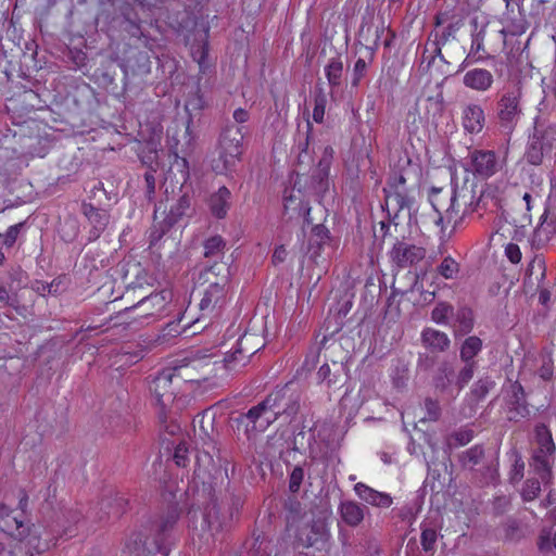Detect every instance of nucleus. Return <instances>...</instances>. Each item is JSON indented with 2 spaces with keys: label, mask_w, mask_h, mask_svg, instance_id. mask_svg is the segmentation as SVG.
Returning <instances> with one entry per match:
<instances>
[{
  "label": "nucleus",
  "mask_w": 556,
  "mask_h": 556,
  "mask_svg": "<svg viewBox=\"0 0 556 556\" xmlns=\"http://www.w3.org/2000/svg\"><path fill=\"white\" fill-rule=\"evenodd\" d=\"M242 353L237 352V342H235L229 350L224 351V364L227 369L233 370L238 367L245 366L249 361L243 357Z\"/></svg>",
  "instance_id": "obj_43"
},
{
  "label": "nucleus",
  "mask_w": 556,
  "mask_h": 556,
  "mask_svg": "<svg viewBox=\"0 0 556 556\" xmlns=\"http://www.w3.org/2000/svg\"><path fill=\"white\" fill-rule=\"evenodd\" d=\"M243 127L236 124H226L218 138V159L214 170L218 174L231 172L243 153Z\"/></svg>",
  "instance_id": "obj_5"
},
{
  "label": "nucleus",
  "mask_w": 556,
  "mask_h": 556,
  "mask_svg": "<svg viewBox=\"0 0 556 556\" xmlns=\"http://www.w3.org/2000/svg\"><path fill=\"white\" fill-rule=\"evenodd\" d=\"M3 525L0 526V528L9 533L10 535L14 536L18 541H23L25 538L29 535L30 527L29 525H25L24 518L22 514L20 515H10V517H7L2 519Z\"/></svg>",
  "instance_id": "obj_30"
},
{
  "label": "nucleus",
  "mask_w": 556,
  "mask_h": 556,
  "mask_svg": "<svg viewBox=\"0 0 556 556\" xmlns=\"http://www.w3.org/2000/svg\"><path fill=\"white\" fill-rule=\"evenodd\" d=\"M509 389L510 395L507 402L510 414L509 420L519 421L529 415L525 390L518 381L510 383Z\"/></svg>",
  "instance_id": "obj_19"
},
{
  "label": "nucleus",
  "mask_w": 556,
  "mask_h": 556,
  "mask_svg": "<svg viewBox=\"0 0 556 556\" xmlns=\"http://www.w3.org/2000/svg\"><path fill=\"white\" fill-rule=\"evenodd\" d=\"M273 543L266 539H255L249 551L250 556H270Z\"/></svg>",
  "instance_id": "obj_56"
},
{
  "label": "nucleus",
  "mask_w": 556,
  "mask_h": 556,
  "mask_svg": "<svg viewBox=\"0 0 556 556\" xmlns=\"http://www.w3.org/2000/svg\"><path fill=\"white\" fill-rule=\"evenodd\" d=\"M354 491L361 500L372 506L388 508L393 503L390 494L374 490L363 482L356 483L354 485Z\"/></svg>",
  "instance_id": "obj_23"
},
{
  "label": "nucleus",
  "mask_w": 556,
  "mask_h": 556,
  "mask_svg": "<svg viewBox=\"0 0 556 556\" xmlns=\"http://www.w3.org/2000/svg\"><path fill=\"white\" fill-rule=\"evenodd\" d=\"M485 456L484 447L476 444L458 455V462L462 468L473 471L476 466L483 463Z\"/></svg>",
  "instance_id": "obj_34"
},
{
  "label": "nucleus",
  "mask_w": 556,
  "mask_h": 556,
  "mask_svg": "<svg viewBox=\"0 0 556 556\" xmlns=\"http://www.w3.org/2000/svg\"><path fill=\"white\" fill-rule=\"evenodd\" d=\"M170 300L172 293L168 290L151 293L150 295L141 299L137 304L126 307L123 312H119L118 316L123 314H135L131 316L132 320L149 316H159L165 311Z\"/></svg>",
  "instance_id": "obj_11"
},
{
  "label": "nucleus",
  "mask_w": 556,
  "mask_h": 556,
  "mask_svg": "<svg viewBox=\"0 0 556 556\" xmlns=\"http://www.w3.org/2000/svg\"><path fill=\"white\" fill-rule=\"evenodd\" d=\"M274 421L275 415H273L265 399L237 418L238 425L244 426L247 433L265 431Z\"/></svg>",
  "instance_id": "obj_14"
},
{
  "label": "nucleus",
  "mask_w": 556,
  "mask_h": 556,
  "mask_svg": "<svg viewBox=\"0 0 556 556\" xmlns=\"http://www.w3.org/2000/svg\"><path fill=\"white\" fill-rule=\"evenodd\" d=\"M438 359L428 352L418 353L416 370L418 372H429L435 365Z\"/></svg>",
  "instance_id": "obj_55"
},
{
  "label": "nucleus",
  "mask_w": 556,
  "mask_h": 556,
  "mask_svg": "<svg viewBox=\"0 0 556 556\" xmlns=\"http://www.w3.org/2000/svg\"><path fill=\"white\" fill-rule=\"evenodd\" d=\"M541 492V483L538 479H528L526 480L522 491L521 497L525 502L533 501L538 497Z\"/></svg>",
  "instance_id": "obj_54"
},
{
  "label": "nucleus",
  "mask_w": 556,
  "mask_h": 556,
  "mask_svg": "<svg viewBox=\"0 0 556 556\" xmlns=\"http://www.w3.org/2000/svg\"><path fill=\"white\" fill-rule=\"evenodd\" d=\"M525 462L519 453H515V460L510 470L509 480L511 483H517L523 478Z\"/></svg>",
  "instance_id": "obj_58"
},
{
  "label": "nucleus",
  "mask_w": 556,
  "mask_h": 556,
  "mask_svg": "<svg viewBox=\"0 0 556 556\" xmlns=\"http://www.w3.org/2000/svg\"><path fill=\"white\" fill-rule=\"evenodd\" d=\"M329 349L338 357L326 358V363L317 371V382L328 389H340L349 379L348 352L340 344H332Z\"/></svg>",
  "instance_id": "obj_8"
},
{
  "label": "nucleus",
  "mask_w": 556,
  "mask_h": 556,
  "mask_svg": "<svg viewBox=\"0 0 556 556\" xmlns=\"http://www.w3.org/2000/svg\"><path fill=\"white\" fill-rule=\"evenodd\" d=\"M424 409L425 416L419 420L420 422H435L440 419L442 409L438 400L426 397L424 402Z\"/></svg>",
  "instance_id": "obj_48"
},
{
  "label": "nucleus",
  "mask_w": 556,
  "mask_h": 556,
  "mask_svg": "<svg viewBox=\"0 0 556 556\" xmlns=\"http://www.w3.org/2000/svg\"><path fill=\"white\" fill-rule=\"evenodd\" d=\"M556 150V124L548 123L539 117L534 121L533 134L529 139L526 160L531 165H540L544 156Z\"/></svg>",
  "instance_id": "obj_7"
},
{
  "label": "nucleus",
  "mask_w": 556,
  "mask_h": 556,
  "mask_svg": "<svg viewBox=\"0 0 556 556\" xmlns=\"http://www.w3.org/2000/svg\"><path fill=\"white\" fill-rule=\"evenodd\" d=\"M454 4L445 3L440 12L444 14L445 18L448 21L456 20L460 15L463 18H466L468 15V10L466 9V2H462V0H453Z\"/></svg>",
  "instance_id": "obj_47"
},
{
  "label": "nucleus",
  "mask_w": 556,
  "mask_h": 556,
  "mask_svg": "<svg viewBox=\"0 0 556 556\" xmlns=\"http://www.w3.org/2000/svg\"><path fill=\"white\" fill-rule=\"evenodd\" d=\"M242 502L232 497L228 507L222 506L216 500H211L201 514V519L194 522L192 542L199 549L210 551L224 541L226 532L232 526L235 514L239 513Z\"/></svg>",
  "instance_id": "obj_1"
},
{
  "label": "nucleus",
  "mask_w": 556,
  "mask_h": 556,
  "mask_svg": "<svg viewBox=\"0 0 556 556\" xmlns=\"http://www.w3.org/2000/svg\"><path fill=\"white\" fill-rule=\"evenodd\" d=\"M366 507L353 501L342 502L339 511L342 520L350 527L358 526L364 519V509Z\"/></svg>",
  "instance_id": "obj_33"
},
{
  "label": "nucleus",
  "mask_w": 556,
  "mask_h": 556,
  "mask_svg": "<svg viewBox=\"0 0 556 556\" xmlns=\"http://www.w3.org/2000/svg\"><path fill=\"white\" fill-rule=\"evenodd\" d=\"M521 91L511 89L505 91L496 103L495 117L500 128L505 134H511L521 116Z\"/></svg>",
  "instance_id": "obj_10"
},
{
  "label": "nucleus",
  "mask_w": 556,
  "mask_h": 556,
  "mask_svg": "<svg viewBox=\"0 0 556 556\" xmlns=\"http://www.w3.org/2000/svg\"><path fill=\"white\" fill-rule=\"evenodd\" d=\"M454 316V307L446 302H439L431 312V319L439 325H447Z\"/></svg>",
  "instance_id": "obj_46"
},
{
  "label": "nucleus",
  "mask_w": 556,
  "mask_h": 556,
  "mask_svg": "<svg viewBox=\"0 0 556 556\" xmlns=\"http://www.w3.org/2000/svg\"><path fill=\"white\" fill-rule=\"evenodd\" d=\"M207 271L214 274L217 280L208 285L200 301L199 308L202 316L212 314L216 307L224 305L227 292L226 288L231 276L230 267L227 264L215 263L207 267Z\"/></svg>",
  "instance_id": "obj_9"
},
{
  "label": "nucleus",
  "mask_w": 556,
  "mask_h": 556,
  "mask_svg": "<svg viewBox=\"0 0 556 556\" xmlns=\"http://www.w3.org/2000/svg\"><path fill=\"white\" fill-rule=\"evenodd\" d=\"M329 159L319 160L311 176V188L318 195H324L329 188Z\"/></svg>",
  "instance_id": "obj_26"
},
{
  "label": "nucleus",
  "mask_w": 556,
  "mask_h": 556,
  "mask_svg": "<svg viewBox=\"0 0 556 556\" xmlns=\"http://www.w3.org/2000/svg\"><path fill=\"white\" fill-rule=\"evenodd\" d=\"M127 506L128 500L119 493L108 496L101 501V510H103L108 519L119 518L126 511Z\"/></svg>",
  "instance_id": "obj_32"
},
{
  "label": "nucleus",
  "mask_w": 556,
  "mask_h": 556,
  "mask_svg": "<svg viewBox=\"0 0 556 556\" xmlns=\"http://www.w3.org/2000/svg\"><path fill=\"white\" fill-rule=\"evenodd\" d=\"M510 507V498L506 495L496 496L493 501L494 514L500 516L506 513Z\"/></svg>",
  "instance_id": "obj_61"
},
{
  "label": "nucleus",
  "mask_w": 556,
  "mask_h": 556,
  "mask_svg": "<svg viewBox=\"0 0 556 556\" xmlns=\"http://www.w3.org/2000/svg\"><path fill=\"white\" fill-rule=\"evenodd\" d=\"M553 456L549 454L533 453L531 466L539 475L543 483L547 484L552 480V463Z\"/></svg>",
  "instance_id": "obj_36"
},
{
  "label": "nucleus",
  "mask_w": 556,
  "mask_h": 556,
  "mask_svg": "<svg viewBox=\"0 0 556 556\" xmlns=\"http://www.w3.org/2000/svg\"><path fill=\"white\" fill-rule=\"evenodd\" d=\"M285 508L288 510V521H295L301 515V503L296 500H289L285 504Z\"/></svg>",
  "instance_id": "obj_62"
},
{
  "label": "nucleus",
  "mask_w": 556,
  "mask_h": 556,
  "mask_svg": "<svg viewBox=\"0 0 556 556\" xmlns=\"http://www.w3.org/2000/svg\"><path fill=\"white\" fill-rule=\"evenodd\" d=\"M465 20L463 15L457 17L456 20H452L447 22V25L443 28L442 33L438 37V45H445L451 39L456 38V34L463 28L465 25Z\"/></svg>",
  "instance_id": "obj_42"
},
{
  "label": "nucleus",
  "mask_w": 556,
  "mask_h": 556,
  "mask_svg": "<svg viewBox=\"0 0 556 556\" xmlns=\"http://www.w3.org/2000/svg\"><path fill=\"white\" fill-rule=\"evenodd\" d=\"M178 511L173 508L169 509L160 520L154 525L152 541L149 543V538L141 532L132 533L126 542V548L131 554L139 555L146 549L151 553V546L163 556H168L170 553L172 531L178 520Z\"/></svg>",
  "instance_id": "obj_3"
},
{
  "label": "nucleus",
  "mask_w": 556,
  "mask_h": 556,
  "mask_svg": "<svg viewBox=\"0 0 556 556\" xmlns=\"http://www.w3.org/2000/svg\"><path fill=\"white\" fill-rule=\"evenodd\" d=\"M466 170L473 175L489 178L498 170V161L494 151L473 150L468 155Z\"/></svg>",
  "instance_id": "obj_17"
},
{
  "label": "nucleus",
  "mask_w": 556,
  "mask_h": 556,
  "mask_svg": "<svg viewBox=\"0 0 556 556\" xmlns=\"http://www.w3.org/2000/svg\"><path fill=\"white\" fill-rule=\"evenodd\" d=\"M426 256V250L415 244H407L403 241H396L390 251V257L399 267L405 268L412 266Z\"/></svg>",
  "instance_id": "obj_18"
},
{
  "label": "nucleus",
  "mask_w": 556,
  "mask_h": 556,
  "mask_svg": "<svg viewBox=\"0 0 556 556\" xmlns=\"http://www.w3.org/2000/svg\"><path fill=\"white\" fill-rule=\"evenodd\" d=\"M327 104V96L323 88H316L314 94V110H313V119L316 123H323L325 109Z\"/></svg>",
  "instance_id": "obj_50"
},
{
  "label": "nucleus",
  "mask_w": 556,
  "mask_h": 556,
  "mask_svg": "<svg viewBox=\"0 0 556 556\" xmlns=\"http://www.w3.org/2000/svg\"><path fill=\"white\" fill-rule=\"evenodd\" d=\"M437 531L429 527L421 528L420 542L422 546V551L427 554V556H433L435 552V543H437Z\"/></svg>",
  "instance_id": "obj_49"
},
{
  "label": "nucleus",
  "mask_w": 556,
  "mask_h": 556,
  "mask_svg": "<svg viewBox=\"0 0 556 556\" xmlns=\"http://www.w3.org/2000/svg\"><path fill=\"white\" fill-rule=\"evenodd\" d=\"M230 198L231 193L228 188L225 186L220 187L216 192H214L208 199V206L211 213L216 218H224L227 215V212L230 206Z\"/></svg>",
  "instance_id": "obj_29"
},
{
  "label": "nucleus",
  "mask_w": 556,
  "mask_h": 556,
  "mask_svg": "<svg viewBox=\"0 0 556 556\" xmlns=\"http://www.w3.org/2000/svg\"><path fill=\"white\" fill-rule=\"evenodd\" d=\"M477 186L475 184L464 182L460 187L453 188V197H455V208H458L459 223L465 216L478 211L482 201V192L477 195Z\"/></svg>",
  "instance_id": "obj_16"
},
{
  "label": "nucleus",
  "mask_w": 556,
  "mask_h": 556,
  "mask_svg": "<svg viewBox=\"0 0 556 556\" xmlns=\"http://www.w3.org/2000/svg\"><path fill=\"white\" fill-rule=\"evenodd\" d=\"M437 271L445 279H456L460 271V265L452 256H445L438 265Z\"/></svg>",
  "instance_id": "obj_45"
},
{
  "label": "nucleus",
  "mask_w": 556,
  "mask_h": 556,
  "mask_svg": "<svg viewBox=\"0 0 556 556\" xmlns=\"http://www.w3.org/2000/svg\"><path fill=\"white\" fill-rule=\"evenodd\" d=\"M457 379L458 371L456 372L454 359L445 358L438 363L432 376V386L437 392L452 395L453 388L459 392L467 386H459Z\"/></svg>",
  "instance_id": "obj_15"
},
{
  "label": "nucleus",
  "mask_w": 556,
  "mask_h": 556,
  "mask_svg": "<svg viewBox=\"0 0 556 556\" xmlns=\"http://www.w3.org/2000/svg\"><path fill=\"white\" fill-rule=\"evenodd\" d=\"M304 479V469L301 466H295L290 473L289 478V490L292 493H296Z\"/></svg>",
  "instance_id": "obj_59"
},
{
  "label": "nucleus",
  "mask_w": 556,
  "mask_h": 556,
  "mask_svg": "<svg viewBox=\"0 0 556 556\" xmlns=\"http://www.w3.org/2000/svg\"><path fill=\"white\" fill-rule=\"evenodd\" d=\"M454 200L453 188L451 190L437 187L430 189L429 201L438 213L437 225H441L444 220L447 224L453 223L454 226L459 223L460 214H458V208H455Z\"/></svg>",
  "instance_id": "obj_12"
},
{
  "label": "nucleus",
  "mask_w": 556,
  "mask_h": 556,
  "mask_svg": "<svg viewBox=\"0 0 556 556\" xmlns=\"http://www.w3.org/2000/svg\"><path fill=\"white\" fill-rule=\"evenodd\" d=\"M191 366H176L162 370L149 384V390L160 407V415H164L166 408L174 403L181 380L191 379L189 369Z\"/></svg>",
  "instance_id": "obj_4"
},
{
  "label": "nucleus",
  "mask_w": 556,
  "mask_h": 556,
  "mask_svg": "<svg viewBox=\"0 0 556 556\" xmlns=\"http://www.w3.org/2000/svg\"><path fill=\"white\" fill-rule=\"evenodd\" d=\"M237 352L242 353L248 361L261 350V339L253 333H243L237 340Z\"/></svg>",
  "instance_id": "obj_39"
},
{
  "label": "nucleus",
  "mask_w": 556,
  "mask_h": 556,
  "mask_svg": "<svg viewBox=\"0 0 556 556\" xmlns=\"http://www.w3.org/2000/svg\"><path fill=\"white\" fill-rule=\"evenodd\" d=\"M494 387L495 382L491 379V377L485 376L475 382V384L472 386L471 393L476 399L482 400Z\"/></svg>",
  "instance_id": "obj_53"
},
{
  "label": "nucleus",
  "mask_w": 556,
  "mask_h": 556,
  "mask_svg": "<svg viewBox=\"0 0 556 556\" xmlns=\"http://www.w3.org/2000/svg\"><path fill=\"white\" fill-rule=\"evenodd\" d=\"M168 202V199L166 200ZM193 192L189 187L181 186L179 195L168 206L160 202L154 210V224L149 236V247L152 248L184 217L193 214Z\"/></svg>",
  "instance_id": "obj_2"
},
{
  "label": "nucleus",
  "mask_w": 556,
  "mask_h": 556,
  "mask_svg": "<svg viewBox=\"0 0 556 556\" xmlns=\"http://www.w3.org/2000/svg\"><path fill=\"white\" fill-rule=\"evenodd\" d=\"M535 440L538 448L534 452L554 455L556 451L552 433L546 425L540 424L535 427Z\"/></svg>",
  "instance_id": "obj_37"
},
{
  "label": "nucleus",
  "mask_w": 556,
  "mask_h": 556,
  "mask_svg": "<svg viewBox=\"0 0 556 556\" xmlns=\"http://www.w3.org/2000/svg\"><path fill=\"white\" fill-rule=\"evenodd\" d=\"M522 536L519 522L509 519L505 525V538L509 541H518Z\"/></svg>",
  "instance_id": "obj_60"
},
{
  "label": "nucleus",
  "mask_w": 556,
  "mask_h": 556,
  "mask_svg": "<svg viewBox=\"0 0 556 556\" xmlns=\"http://www.w3.org/2000/svg\"><path fill=\"white\" fill-rule=\"evenodd\" d=\"M414 203L415 199L408 195L405 190H401L399 186H396V189L393 192H389L386 195V206L389 207L392 205L396 210L394 216L392 217V223H394L395 226L397 225L395 219L400 212L407 210L409 218L412 217V208Z\"/></svg>",
  "instance_id": "obj_25"
},
{
  "label": "nucleus",
  "mask_w": 556,
  "mask_h": 556,
  "mask_svg": "<svg viewBox=\"0 0 556 556\" xmlns=\"http://www.w3.org/2000/svg\"><path fill=\"white\" fill-rule=\"evenodd\" d=\"M463 127L469 134H479L485 124V114L481 105L476 103L466 104L462 113Z\"/></svg>",
  "instance_id": "obj_21"
},
{
  "label": "nucleus",
  "mask_w": 556,
  "mask_h": 556,
  "mask_svg": "<svg viewBox=\"0 0 556 556\" xmlns=\"http://www.w3.org/2000/svg\"><path fill=\"white\" fill-rule=\"evenodd\" d=\"M483 342L477 336H470L466 338L459 348V358L464 363V366L458 370L457 383L468 384L473 378L475 371L478 367L475 357L482 351Z\"/></svg>",
  "instance_id": "obj_13"
},
{
  "label": "nucleus",
  "mask_w": 556,
  "mask_h": 556,
  "mask_svg": "<svg viewBox=\"0 0 556 556\" xmlns=\"http://www.w3.org/2000/svg\"><path fill=\"white\" fill-rule=\"evenodd\" d=\"M494 81L493 75L485 68H472L466 72L463 83L467 88L476 91H486L492 87Z\"/></svg>",
  "instance_id": "obj_24"
},
{
  "label": "nucleus",
  "mask_w": 556,
  "mask_h": 556,
  "mask_svg": "<svg viewBox=\"0 0 556 556\" xmlns=\"http://www.w3.org/2000/svg\"><path fill=\"white\" fill-rule=\"evenodd\" d=\"M65 290V283L61 277L54 279L52 282L37 281V293L46 296L47 294L58 295Z\"/></svg>",
  "instance_id": "obj_51"
},
{
  "label": "nucleus",
  "mask_w": 556,
  "mask_h": 556,
  "mask_svg": "<svg viewBox=\"0 0 556 556\" xmlns=\"http://www.w3.org/2000/svg\"><path fill=\"white\" fill-rule=\"evenodd\" d=\"M226 243L220 236H213L206 239L203 243V255L205 258L214 260L213 264H224L223 262H218L224 256Z\"/></svg>",
  "instance_id": "obj_40"
},
{
  "label": "nucleus",
  "mask_w": 556,
  "mask_h": 556,
  "mask_svg": "<svg viewBox=\"0 0 556 556\" xmlns=\"http://www.w3.org/2000/svg\"><path fill=\"white\" fill-rule=\"evenodd\" d=\"M188 447L185 443H180L176 446L174 452V460L177 466L186 467L187 465Z\"/></svg>",
  "instance_id": "obj_63"
},
{
  "label": "nucleus",
  "mask_w": 556,
  "mask_h": 556,
  "mask_svg": "<svg viewBox=\"0 0 556 556\" xmlns=\"http://www.w3.org/2000/svg\"><path fill=\"white\" fill-rule=\"evenodd\" d=\"M81 211L92 226L89 231V240L98 239L110 222L109 213L93 206L91 203H83Z\"/></svg>",
  "instance_id": "obj_20"
},
{
  "label": "nucleus",
  "mask_w": 556,
  "mask_h": 556,
  "mask_svg": "<svg viewBox=\"0 0 556 556\" xmlns=\"http://www.w3.org/2000/svg\"><path fill=\"white\" fill-rule=\"evenodd\" d=\"M367 67L368 63L364 59L359 58L356 60L352 71V87H357L359 85L361 80L366 75Z\"/></svg>",
  "instance_id": "obj_57"
},
{
  "label": "nucleus",
  "mask_w": 556,
  "mask_h": 556,
  "mask_svg": "<svg viewBox=\"0 0 556 556\" xmlns=\"http://www.w3.org/2000/svg\"><path fill=\"white\" fill-rule=\"evenodd\" d=\"M505 254L513 264H518L521 261V251L516 243H508L505 248Z\"/></svg>",
  "instance_id": "obj_64"
},
{
  "label": "nucleus",
  "mask_w": 556,
  "mask_h": 556,
  "mask_svg": "<svg viewBox=\"0 0 556 556\" xmlns=\"http://www.w3.org/2000/svg\"><path fill=\"white\" fill-rule=\"evenodd\" d=\"M498 462H483L482 467L476 468L471 471V479L480 486H485L492 483H496L498 480Z\"/></svg>",
  "instance_id": "obj_28"
},
{
  "label": "nucleus",
  "mask_w": 556,
  "mask_h": 556,
  "mask_svg": "<svg viewBox=\"0 0 556 556\" xmlns=\"http://www.w3.org/2000/svg\"><path fill=\"white\" fill-rule=\"evenodd\" d=\"M473 439V431L471 429H460L450 434L447 445L453 447L464 446Z\"/></svg>",
  "instance_id": "obj_52"
},
{
  "label": "nucleus",
  "mask_w": 556,
  "mask_h": 556,
  "mask_svg": "<svg viewBox=\"0 0 556 556\" xmlns=\"http://www.w3.org/2000/svg\"><path fill=\"white\" fill-rule=\"evenodd\" d=\"M470 36L471 45L469 54L486 53L484 41L488 38L492 40V38H490V26L479 28V31H476V34H470Z\"/></svg>",
  "instance_id": "obj_44"
},
{
  "label": "nucleus",
  "mask_w": 556,
  "mask_h": 556,
  "mask_svg": "<svg viewBox=\"0 0 556 556\" xmlns=\"http://www.w3.org/2000/svg\"><path fill=\"white\" fill-rule=\"evenodd\" d=\"M456 325L453 333L455 338H462L470 333L475 326L473 312L467 306H462L454 312Z\"/></svg>",
  "instance_id": "obj_31"
},
{
  "label": "nucleus",
  "mask_w": 556,
  "mask_h": 556,
  "mask_svg": "<svg viewBox=\"0 0 556 556\" xmlns=\"http://www.w3.org/2000/svg\"><path fill=\"white\" fill-rule=\"evenodd\" d=\"M325 74L331 88L339 87L343 76V62L341 56L331 58L325 66Z\"/></svg>",
  "instance_id": "obj_41"
},
{
  "label": "nucleus",
  "mask_w": 556,
  "mask_h": 556,
  "mask_svg": "<svg viewBox=\"0 0 556 556\" xmlns=\"http://www.w3.org/2000/svg\"><path fill=\"white\" fill-rule=\"evenodd\" d=\"M265 400L275 415V420L281 418L288 424L294 420L303 404L302 391L294 382H288L283 387L275 389Z\"/></svg>",
  "instance_id": "obj_6"
},
{
  "label": "nucleus",
  "mask_w": 556,
  "mask_h": 556,
  "mask_svg": "<svg viewBox=\"0 0 556 556\" xmlns=\"http://www.w3.org/2000/svg\"><path fill=\"white\" fill-rule=\"evenodd\" d=\"M81 519L83 513L78 508H68L62 511V519L59 520V527L62 528V535L67 538L74 536V526H77Z\"/></svg>",
  "instance_id": "obj_38"
},
{
  "label": "nucleus",
  "mask_w": 556,
  "mask_h": 556,
  "mask_svg": "<svg viewBox=\"0 0 556 556\" xmlns=\"http://www.w3.org/2000/svg\"><path fill=\"white\" fill-rule=\"evenodd\" d=\"M327 527L324 520H313L305 529L300 532V538L307 546H314L325 543L327 540Z\"/></svg>",
  "instance_id": "obj_27"
},
{
  "label": "nucleus",
  "mask_w": 556,
  "mask_h": 556,
  "mask_svg": "<svg viewBox=\"0 0 556 556\" xmlns=\"http://www.w3.org/2000/svg\"><path fill=\"white\" fill-rule=\"evenodd\" d=\"M330 241V231L323 224L315 225L312 228V236L308 243V251L311 257L316 258L319 256L320 250L325 244Z\"/></svg>",
  "instance_id": "obj_35"
},
{
  "label": "nucleus",
  "mask_w": 556,
  "mask_h": 556,
  "mask_svg": "<svg viewBox=\"0 0 556 556\" xmlns=\"http://www.w3.org/2000/svg\"><path fill=\"white\" fill-rule=\"evenodd\" d=\"M422 346L431 352L444 353L451 348V339L448 336L438 329L426 327L420 334Z\"/></svg>",
  "instance_id": "obj_22"
}]
</instances>
